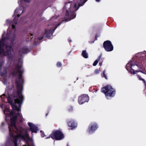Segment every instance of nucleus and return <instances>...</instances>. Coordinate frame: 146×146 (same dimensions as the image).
I'll use <instances>...</instances> for the list:
<instances>
[{"mask_svg": "<svg viewBox=\"0 0 146 146\" xmlns=\"http://www.w3.org/2000/svg\"><path fill=\"white\" fill-rule=\"evenodd\" d=\"M78 78L77 79V80H78Z\"/></svg>", "mask_w": 146, "mask_h": 146, "instance_id": "48", "label": "nucleus"}, {"mask_svg": "<svg viewBox=\"0 0 146 146\" xmlns=\"http://www.w3.org/2000/svg\"><path fill=\"white\" fill-rule=\"evenodd\" d=\"M27 51V47L23 48L19 52V54L22 56L21 54L26 53Z\"/></svg>", "mask_w": 146, "mask_h": 146, "instance_id": "16", "label": "nucleus"}, {"mask_svg": "<svg viewBox=\"0 0 146 146\" xmlns=\"http://www.w3.org/2000/svg\"><path fill=\"white\" fill-rule=\"evenodd\" d=\"M23 146H26V145H23Z\"/></svg>", "mask_w": 146, "mask_h": 146, "instance_id": "49", "label": "nucleus"}, {"mask_svg": "<svg viewBox=\"0 0 146 146\" xmlns=\"http://www.w3.org/2000/svg\"><path fill=\"white\" fill-rule=\"evenodd\" d=\"M28 146H35L33 139L29 136L28 135Z\"/></svg>", "mask_w": 146, "mask_h": 146, "instance_id": "14", "label": "nucleus"}, {"mask_svg": "<svg viewBox=\"0 0 146 146\" xmlns=\"http://www.w3.org/2000/svg\"><path fill=\"white\" fill-rule=\"evenodd\" d=\"M22 9H21L20 8H18L16 9L15 11V14L17 15V17H15V18L13 20V24L12 25V28L14 29H15V26L14 25V24H17V23L15 22V21L17 20L18 18L20 16V15L19 14L20 13V11L22 10Z\"/></svg>", "mask_w": 146, "mask_h": 146, "instance_id": "10", "label": "nucleus"}, {"mask_svg": "<svg viewBox=\"0 0 146 146\" xmlns=\"http://www.w3.org/2000/svg\"><path fill=\"white\" fill-rule=\"evenodd\" d=\"M4 34H3L2 35V37H3L4 36Z\"/></svg>", "mask_w": 146, "mask_h": 146, "instance_id": "41", "label": "nucleus"}, {"mask_svg": "<svg viewBox=\"0 0 146 146\" xmlns=\"http://www.w3.org/2000/svg\"><path fill=\"white\" fill-rule=\"evenodd\" d=\"M98 37V36H97V35H96V36H95V40H97V37Z\"/></svg>", "mask_w": 146, "mask_h": 146, "instance_id": "34", "label": "nucleus"}, {"mask_svg": "<svg viewBox=\"0 0 146 146\" xmlns=\"http://www.w3.org/2000/svg\"><path fill=\"white\" fill-rule=\"evenodd\" d=\"M7 21L8 22V23H9L10 22V21L9 20H7Z\"/></svg>", "mask_w": 146, "mask_h": 146, "instance_id": "40", "label": "nucleus"}, {"mask_svg": "<svg viewBox=\"0 0 146 146\" xmlns=\"http://www.w3.org/2000/svg\"><path fill=\"white\" fill-rule=\"evenodd\" d=\"M72 110V107H70V109H69V110L70 111H71V110Z\"/></svg>", "mask_w": 146, "mask_h": 146, "instance_id": "30", "label": "nucleus"}, {"mask_svg": "<svg viewBox=\"0 0 146 146\" xmlns=\"http://www.w3.org/2000/svg\"><path fill=\"white\" fill-rule=\"evenodd\" d=\"M99 73V70L98 69H96L95 71V73L96 74H98Z\"/></svg>", "mask_w": 146, "mask_h": 146, "instance_id": "25", "label": "nucleus"}, {"mask_svg": "<svg viewBox=\"0 0 146 146\" xmlns=\"http://www.w3.org/2000/svg\"><path fill=\"white\" fill-rule=\"evenodd\" d=\"M142 72L146 74V71H144L143 72Z\"/></svg>", "mask_w": 146, "mask_h": 146, "instance_id": "33", "label": "nucleus"}, {"mask_svg": "<svg viewBox=\"0 0 146 146\" xmlns=\"http://www.w3.org/2000/svg\"><path fill=\"white\" fill-rule=\"evenodd\" d=\"M102 92L104 93L106 97H113L115 95V91L114 89L112 88L110 85H107L102 88Z\"/></svg>", "mask_w": 146, "mask_h": 146, "instance_id": "4", "label": "nucleus"}, {"mask_svg": "<svg viewBox=\"0 0 146 146\" xmlns=\"http://www.w3.org/2000/svg\"><path fill=\"white\" fill-rule=\"evenodd\" d=\"M58 17V16H54V17H52L51 19V20L53 21L54 20L55 18H56L57 17Z\"/></svg>", "mask_w": 146, "mask_h": 146, "instance_id": "27", "label": "nucleus"}, {"mask_svg": "<svg viewBox=\"0 0 146 146\" xmlns=\"http://www.w3.org/2000/svg\"><path fill=\"white\" fill-rule=\"evenodd\" d=\"M40 132L42 133L41 134V136L42 137H44V132L42 131L41 130L40 131Z\"/></svg>", "mask_w": 146, "mask_h": 146, "instance_id": "23", "label": "nucleus"}, {"mask_svg": "<svg viewBox=\"0 0 146 146\" xmlns=\"http://www.w3.org/2000/svg\"><path fill=\"white\" fill-rule=\"evenodd\" d=\"M98 126L96 123H91L88 128V132L89 134L93 133L96 130Z\"/></svg>", "mask_w": 146, "mask_h": 146, "instance_id": "9", "label": "nucleus"}, {"mask_svg": "<svg viewBox=\"0 0 146 146\" xmlns=\"http://www.w3.org/2000/svg\"><path fill=\"white\" fill-rule=\"evenodd\" d=\"M25 11L24 9L22 11V13H23V12Z\"/></svg>", "mask_w": 146, "mask_h": 146, "instance_id": "39", "label": "nucleus"}, {"mask_svg": "<svg viewBox=\"0 0 146 146\" xmlns=\"http://www.w3.org/2000/svg\"><path fill=\"white\" fill-rule=\"evenodd\" d=\"M105 71L104 70L103 72V76L105 78V79H107V77L106 76V75L105 74Z\"/></svg>", "mask_w": 146, "mask_h": 146, "instance_id": "22", "label": "nucleus"}, {"mask_svg": "<svg viewBox=\"0 0 146 146\" xmlns=\"http://www.w3.org/2000/svg\"><path fill=\"white\" fill-rule=\"evenodd\" d=\"M82 55L85 58H88V54L86 52L85 50H84L82 51Z\"/></svg>", "mask_w": 146, "mask_h": 146, "instance_id": "17", "label": "nucleus"}, {"mask_svg": "<svg viewBox=\"0 0 146 146\" xmlns=\"http://www.w3.org/2000/svg\"><path fill=\"white\" fill-rule=\"evenodd\" d=\"M0 107L1 108H3V105H0Z\"/></svg>", "mask_w": 146, "mask_h": 146, "instance_id": "35", "label": "nucleus"}, {"mask_svg": "<svg viewBox=\"0 0 146 146\" xmlns=\"http://www.w3.org/2000/svg\"><path fill=\"white\" fill-rule=\"evenodd\" d=\"M68 41L69 42H72V41L69 38L68 39Z\"/></svg>", "mask_w": 146, "mask_h": 146, "instance_id": "36", "label": "nucleus"}, {"mask_svg": "<svg viewBox=\"0 0 146 146\" xmlns=\"http://www.w3.org/2000/svg\"><path fill=\"white\" fill-rule=\"evenodd\" d=\"M50 137V136H49V137H47V138H49ZM46 139H47V138H46Z\"/></svg>", "mask_w": 146, "mask_h": 146, "instance_id": "45", "label": "nucleus"}, {"mask_svg": "<svg viewBox=\"0 0 146 146\" xmlns=\"http://www.w3.org/2000/svg\"><path fill=\"white\" fill-rule=\"evenodd\" d=\"M67 146H68V144H67Z\"/></svg>", "mask_w": 146, "mask_h": 146, "instance_id": "47", "label": "nucleus"}, {"mask_svg": "<svg viewBox=\"0 0 146 146\" xmlns=\"http://www.w3.org/2000/svg\"><path fill=\"white\" fill-rule=\"evenodd\" d=\"M44 37V35H42L41 37H38V39L39 41H37V40L35 39L34 41V45H38L40 42L39 41L42 39Z\"/></svg>", "mask_w": 146, "mask_h": 146, "instance_id": "15", "label": "nucleus"}, {"mask_svg": "<svg viewBox=\"0 0 146 146\" xmlns=\"http://www.w3.org/2000/svg\"><path fill=\"white\" fill-rule=\"evenodd\" d=\"M5 96V94H3L1 96L0 95V97L2 98L1 99L2 100V101H4V98L3 97H2V96Z\"/></svg>", "mask_w": 146, "mask_h": 146, "instance_id": "26", "label": "nucleus"}, {"mask_svg": "<svg viewBox=\"0 0 146 146\" xmlns=\"http://www.w3.org/2000/svg\"><path fill=\"white\" fill-rule=\"evenodd\" d=\"M89 97L86 94L82 95L78 99V102L80 104H82L86 102H88L89 100Z\"/></svg>", "mask_w": 146, "mask_h": 146, "instance_id": "8", "label": "nucleus"}, {"mask_svg": "<svg viewBox=\"0 0 146 146\" xmlns=\"http://www.w3.org/2000/svg\"><path fill=\"white\" fill-rule=\"evenodd\" d=\"M99 64L100 66H101L102 65V62H100L99 63Z\"/></svg>", "mask_w": 146, "mask_h": 146, "instance_id": "29", "label": "nucleus"}, {"mask_svg": "<svg viewBox=\"0 0 146 146\" xmlns=\"http://www.w3.org/2000/svg\"><path fill=\"white\" fill-rule=\"evenodd\" d=\"M28 125L29 127V130L32 132V135L33 136V133H36L39 130L38 127L32 123H28Z\"/></svg>", "mask_w": 146, "mask_h": 146, "instance_id": "11", "label": "nucleus"}, {"mask_svg": "<svg viewBox=\"0 0 146 146\" xmlns=\"http://www.w3.org/2000/svg\"><path fill=\"white\" fill-rule=\"evenodd\" d=\"M5 125V123L4 122H3L1 123V125L2 126H3Z\"/></svg>", "mask_w": 146, "mask_h": 146, "instance_id": "32", "label": "nucleus"}, {"mask_svg": "<svg viewBox=\"0 0 146 146\" xmlns=\"http://www.w3.org/2000/svg\"><path fill=\"white\" fill-rule=\"evenodd\" d=\"M145 92H146V84H145Z\"/></svg>", "mask_w": 146, "mask_h": 146, "instance_id": "38", "label": "nucleus"}, {"mask_svg": "<svg viewBox=\"0 0 146 146\" xmlns=\"http://www.w3.org/2000/svg\"><path fill=\"white\" fill-rule=\"evenodd\" d=\"M103 46L105 50L107 52H110L112 51L113 47L111 41L107 40L103 43Z\"/></svg>", "mask_w": 146, "mask_h": 146, "instance_id": "6", "label": "nucleus"}, {"mask_svg": "<svg viewBox=\"0 0 146 146\" xmlns=\"http://www.w3.org/2000/svg\"><path fill=\"white\" fill-rule=\"evenodd\" d=\"M62 65L61 63L60 62H58L57 64V66L58 67H60Z\"/></svg>", "mask_w": 146, "mask_h": 146, "instance_id": "24", "label": "nucleus"}, {"mask_svg": "<svg viewBox=\"0 0 146 146\" xmlns=\"http://www.w3.org/2000/svg\"><path fill=\"white\" fill-rule=\"evenodd\" d=\"M137 77L138 78V79H139V80H142V81H143L145 83V80H144L141 77V76L138 75L137 76Z\"/></svg>", "mask_w": 146, "mask_h": 146, "instance_id": "20", "label": "nucleus"}, {"mask_svg": "<svg viewBox=\"0 0 146 146\" xmlns=\"http://www.w3.org/2000/svg\"><path fill=\"white\" fill-rule=\"evenodd\" d=\"M68 124L69 127H72V129H73L76 126V124L73 120L68 122Z\"/></svg>", "mask_w": 146, "mask_h": 146, "instance_id": "13", "label": "nucleus"}, {"mask_svg": "<svg viewBox=\"0 0 146 146\" xmlns=\"http://www.w3.org/2000/svg\"><path fill=\"white\" fill-rule=\"evenodd\" d=\"M7 73V71L5 69H4L3 71L1 73V75L2 76H5Z\"/></svg>", "mask_w": 146, "mask_h": 146, "instance_id": "19", "label": "nucleus"}, {"mask_svg": "<svg viewBox=\"0 0 146 146\" xmlns=\"http://www.w3.org/2000/svg\"><path fill=\"white\" fill-rule=\"evenodd\" d=\"M15 36L13 35L12 38H3L0 40V55L10 56L12 46L13 45Z\"/></svg>", "mask_w": 146, "mask_h": 146, "instance_id": "2", "label": "nucleus"}, {"mask_svg": "<svg viewBox=\"0 0 146 146\" xmlns=\"http://www.w3.org/2000/svg\"><path fill=\"white\" fill-rule=\"evenodd\" d=\"M28 52H29V49H28Z\"/></svg>", "mask_w": 146, "mask_h": 146, "instance_id": "46", "label": "nucleus"}, {"mask_svg": "<svg viewBox=\"0 0 146 146\" xmlns=\"http://www.w3.org/2000/svg\"><path fill=\"white\" fill-rule=\"evenodd\" d=\"M8 35H9V34H8V33H7V36H8Z\"/></svg>", "mask_w": 146, "mask_h": 146, "instance_id": "42", "label": "nucleus"}, {"mask_svg": "<svg viewBox=\"0 0 146 146\" xmlns=\"http://www.w3.org/2000/svg\"><path fill=\"white\" fill-rule=\"evenodd\" d=\"M88 0H74V4L68 2L66 3L64 7V10L66 11L65 17L62 21H68L75 18L76 15V11L79 7L84 5Z\"/></svg>", "mask_w": 146, "mask_h": 146, "instance_id": "1", "label": "nucleus"}, {"mask_svg": "<svg viewBox=\"0 0 146 146\" xmlns=\"http://www.w3.org/2000/svg\"><path fill=\"white\" fill-rule=\"evenodd\" d=\"M50 136L52 139H55L56 140H60L64 137L63 133L59 130L53 132Z\"/></svg>", "mask_w": 146, "mask_h": 146, "instance_id": "5", "label": "nucleus"}, {"mask_svg": "<svg viewBox=\"0 0 146 146\" xmlns=\"http://www.w3.org/2000/svg\"><path fill=\"white\" fill-rule=\"evenodd\" d=\"M33 35V34H30V35H29H29H28V39L29 38H30V40L31 41H32V39L33 38V37H31V36Z\"/></svg>", "mask_w": 146, "mask_h": 146, "instance_id": "21", "label": "nucleus"}, {"mask_svg": "<svg viewBox=\"0 0 146 146\" xmlns=\"http://www.w3.org/2000/svg\"><path fill=\"white\" fill-rule=\"evenodd\" d=\"M60 24L61 23H59L58 24H55L54 25V27L53 28L50 29H46L44 32L45 34L46 35V38L50 37L52 35V34L54 32L57 27L59 26Z\"/></svg>", "mask_w": 146, "mask_h": 146, "instance_id": "7", "label": "nucleus"}, {"mask_svg": "<svg viewBox=\"0 0 146 146\" xmlns=\"http://www.w3.org/2000/svg\"><path fill=\"white\" fill-rule=\"evenodd\" d=\"M18 3L19 5L24 9V7L27 6V0H20Z\"/></svg>", "mask_w": 146, "mask_h": 146, "instance_id": "12", "label": "nucleus"}, {"mask_svg": "<svg viewBox=\"0 0 146 146\" xmlns=\"http://www.w3.org/2000/svg\"><path fill=\"white\" fill-rule=\"evenodd\" d=\"M28 3H29V2H30V1H29V0H28Z\"/></svg>", "mask_w": 146, "mask_h": 146, "instance_id": "44", "label": "nucleus"}, {"mask_svg": "<svg viewBox=\"0 0 146 146\" xmlns=\"http://www.w3.org/2000/svg\"><path fill=\"white\" fill-rule=\"evenodd\" d=\"M143 54H145V55H146V51H144L143 52Z\"/></svg>", "mask_w": 146, "mask_h": 146, "instance_id": "31", "label": "nucleus"}, {"mask_svg": "<svg viewBox=\"0 0 146 146\" xmlns=\"http://www.w3.org/2000/svg\"><path fill=\"white\" fill-rule=\"evenodd\" d=\"M2 65V63L1 62H0V70H1V68Z\"/></svg>", "mask_w": 146, "mask_h": 146, "instance_id": "28", "label": "nucleus"}, {"mask_svg": "<svg viewBox=\"0 0 146 146\" xmlns=\"http://www.w3.org/2000/svg\"><path fill=\"white\" fill-rule=\"evenodd\" d=\"M48 115V113H47L46 115V116L47 115Z\"/></svg>", "mask_w": 146, "mask_h": 146, "instance_id": "43", "label": "nucleus"}, {"mask_svg": "<svg viewBox=\"0 0 146 146\" xmlns=\"http://www.w3.org/2000/svg\"><path fill=\"white\" fill-rule=\"evenodd\" d=\"M102 56V54H101L100 56H99L97 59L95 61V62L93 63V65L94 66H96L98 63V61L100 60Z\"/></svg>", "mask_w": 146, "mask_h": 146, "instance_id": "18", "label": "nucleus"}, {"mask_svg": "<svg viewBox=\"0 0 146 146\" xmlns=\"http://www.w3.org/2000/svg\"><path fill=\"white\" fill-rule=\"evenodd\" d=\"M144 58H141L140 61H139V63L138 62L136 61L135 62H133L132 61L131 62H129L128 63L126 66V68L127 70H130L131 74H136V72H139L138 70H135L131 67H132L134 69L137 68L134 67L135 65H136L138 69H140L141 68V64L143 65L144 62H145L146 60H144Z\"/></svg>", "mask_w": 146, "mask_h": 146, "instance_id": "3", "label": "nucleus"}, {"mask_svg": "<svg viewBox=\"0 0 146 146\" xmlns=\"http://www.w3.org/2000/svg\"><path fill=\"white\" fill-rule=\"evenodd\" d=\"M97 2H99L100 1V0H95Z\"/></svg>", "mask_w": 146, "mask_h": 146, "instance_id": "37", "label": "nucleus"}]
</instances>
